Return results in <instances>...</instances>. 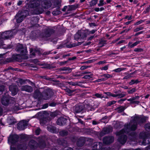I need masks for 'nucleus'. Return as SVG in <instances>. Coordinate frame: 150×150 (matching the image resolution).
Returning a JSON list of instances; mask_svg holds the SVG:
<instances>
[{
	"instance_id": "obj_22",
	"label": "nucleus",
	"mask_w": 150,
	"mask_h": 150,
	"mask_svg": "<svg viewBox=\"0 0 150 150\" xmlns=\"http://www.w3.org/2000/svg\"><path fill=\"white\" fill-rule=\"evenodd\" d=\"M80 30V34H81L82 39L84 40V39H85L87 36L89 35L88 29H87L82 31Z\"/></svg>"
},
{
	"instance_id": "obj_35",
	"label": "nucleus",
	"mask_w": 150,
	"mask_h": 150,
	"mask_svg": "<svg viewBox=\"0 0 150 150\" xmlns=\"http://www.w3.org/2000/svg\"><path fill=\"white\" fill-rule=\"evenodd\" d=\"M48 129L49 131L52 133H55L57 132L56 127L53 126H51L48 127Z\"/></svg>"
},
{
	"instance_id": "obj_62",
	"label": "nucleus",
	"mask_w": 150,
	"mask_h": 150,
	"mask_svg": "<svg viewBox=\"0 0 150 150\" xmlns=\"http://www.w3.org/2000/svg\"><path fill=\"white\" fill-rule=\"evenodd\" d=\"M134 51L136 52H139L143 51V50L142 48H136L134 49Z\"/></svg>"
},
{
	"instance_id": "obj_9",
	"label": "nucleus",
	"mask_w": 150,
	"mask_h": 150,
	"mask_svg": "<svg viewBox=\"0 0 150 150\" xmlns=\"http://www.w3.org/2000/svg\"><path fill=\"white\" fill-rule=\"evenodd\" d=\"M83 43L82 42H78L77 43H74L73 44H69L67 43H65L63 44L60 45L58 48L59 49H62L64 47H66L67 48H71L73 47L77 46H78L81 45Z\"/></svg>"
},
{
	"instance_id": "obj_1",
	"label": "nucleus",
	"mask_w": 150,
	"mask_h": 150,
	"mask_svg": "<svg viewBox=\"0 0 150 150\" xmlns=\"http://www.w3.org/2000/svg\"><path fill=\"white\" fill-rule=\"evenodd\" d=\"M29 14V11L27 10L19 11L15 16L16 22L18 23H21Z\"/></svg>"
},
{
	"instance_id": "obj_29",
	"label": "nucleus",
	"mask_w": 150,
	"mask_h": 150,
	"mask_svg": "<svg viewBox=\"0 0 150 150\" xmlns=\"http://www.w3.org/2000/svg\"><path fill=\"white\" fill-rule=\"evenodd\" d=\"M76 57H73L72 58H69L68 59V60L66 61L61 62H59V64L60 65L62 66L68 63L69 61L71 60H74L76 59Z\"/></svg>"
},
{
	"instance_id": "obj_46",
	"label": "nucleus",
	"mask_w": 150,
	"mask_h": 150,
	"mask_svg": "<svg viewBox=\"0 0 150 150\" xmlns=\"http://www.w3.org/2000/svg\"><path fill=\"white\" fill-rule=\"evenodd\" d=\"M106 41L105 40H101L100 41L98 45L100 47H102L104 46L106 44Z\"/></svg>"
},
{
	"instance_id": "obj_24",
	"label": "nucleus",
	"mask_w": 150,
	"mask_h": 150,
	"mask_svg": "<svg viewBox=\"0 0 150 150\" xmlns=\"http://www.w3.org/2000/svg\"><path fill=\"white\" fill-rule=\"evenodd\" d=\"M16 148L18 150H26L27 146L24 143L19 144L17 145Z\"/></svg>"
},
{
	"instance_id": "obj_4",
	"label": "nucleus",
	"mask_w": 150,
	"mask_h": 150,
	"mask_svg": "<svg viewBox=\"0 0 150 150\" xmlns=\"http://www.w3.org/2000/svg\"><path fill=\"white\" fill-rule=\"evenodd\" d=\"M15 50L22 55H24L27 53V47L23 44L18 43L16 44Z\"/></svg>"
},
{
	"instance_id": "obj_16",
	"label": "nucleus",
	"mask_w": 150,
	"mask_h": 150,
	"mask_svg": "<svg viewBox=\"0 0 150 150\" xmlns=\"http://www.w3.org/2000/svg\"><path fill=\"white\" fill-rule=\"evenodd\" d=\"M86 141V139L85 137H81L77 141L76 144L78 146L81 147L84 145Z\"/></svg>"
},
{
	"instance_id": "obj_48",
	"label": "nucleus",
	"mask_w": 150,
	"mask_h": 150,
	"mask_svg": "<svg viewBox=\"0 0 150 150\" xmlns=\"http://www.w3.org/2000/svg\"><path fill=\"white\" fill-rule=\"evenodd\" d=\"M18 69L17 68H14L11 66H9L7 68L5 69L4 70V71H7L10 70H11L13 71H18L17 69Z\"/></svg>"
},
{
	"instance_id": "obj_52",
	"label": "nucleus",
	"mask_w": 150,
	"mask_h": 150,
	"mask_svg": "<svg viewBox=\"0 0 150 150\" xmlns=\"http://www.w3.org/2000/svg\"><path fill=\"white\" fill-rule=\"evenodd\" d=\"M147 139H143V141L142 142V144L144 146H146L147 144H150V141H149V142H147Z\"/></svg>"
},
{
	"instance_id": "obj_57",
	"label": "nucleus",
	"mask_w": 150,
	"mask_h": 150,
	"mask_svg": "<svg viewBox=\"0 0 150 150\" xmlns=\"http://www.w3.org/2000/svg\"><path fill=\"white\" fill-rule=\"evenodd\" d=\"M5 86L3 85H0V94H1L4 91Z\"/></svg>"
},
{
	"instance_id": "obj_60",
	"label": "nucleus",
	"mask_w": 150,
	"mask_h": 150,
	"mask_svg": "<svg viewBox=\"0 0 150 150\" xmlns=\"http://www.w3.org/2000/svg\"><path fill=\"white\" fill-rule=\"evenodd\" d=\"M92 77V74L85 75L82 78L85 79H89Z\"/></svg>"
},
{
	"instance_id": "obj_49",
	"label": "nucleus",
	"mask_w": 150,
	"mask_h": 150,
	"mask_svg": "<svg viewBox=\"0 0 150 150\" xmlns=\"http://www.w3.org/2000/svg\"><path fill=\"white\" fill-rule=\"evenodd\" d=\"M129 135L133 138H135L137 137V134L135 132H132L129 133Z\"/></svg>"
},
{
	"instance_id": "obj_33",
	"label": "nucleus",
	"mask_w": 150,
	"mask_h": 150,
	"mask_svg": "<svg viewBox=\"0 0 150 150\" xmlns=\"http://www.w3.org/2000/svg\"><path fill=\"white\" fill-rule=\"evenodd\" d=\"M103 130L106 134H109L110 132L112 131V127H106L103 129Z\"/></svg>"
},
{
	"instance_id": "obj_17",
	"label": "nucleus",
	"mask_w": 150,
	"mask_h": 150,
	"mask_svg": "<svg viewBox=\"0 0 150 150\" xmlns=\"http://www.w3.org/2000/svg\"><path fill=\"white\" fill-rule=\"evenodd\" d=\"M9 90L11 92L12 95L14 96L17 93L18 88L16 86H11L9 87Z\"/></svg>"
},
{
	"instance_id": "obj_56",
	"label": "nucleus",
	"mask_w": 150,
	"mask_h": 150,
	"mask_svg": "<svg viewBox=\"0 0 150 150\" xmlns=\"http://www.w3.org/2000/svg\"><path fill=\"white\" fill-rule=\"evenodd\" d=\"M146 121V119L145 117H142L141 118L140 117V119L139 120V122L143 123L145 122Z\"/></svg>"
},
{
	"instance_id": "obj_41",
	"label": "nucleus",
	"mask_w": 150,
	"mask_h": 150,
	"mask_svg": "<svg viewBox=\"0 0 150 150\" xmlns=\"http://www.w3.org/2000/svg\"><path fill=\"white\" fill-rule=\"evenodd\" d=\"M125 108V107L123 106H120L118 107L117 108V112L119 113H120L124 111Z\"/></svg>"
},
{
	"instance_id": "obj_15",
	"label": "nucleus",
	"mask_w": 150,
	"mask_h": 150,
	"mask_svg": "<svg viewBox=\"0 0 150 150\" xmlns=\"http://www.w3.org/2000/svg\"><path fill=\"white\" fill-rule=\"evenodd\" d=\"M29 146L30 149L35 150L38 148V143L34 140H31L29 142Z\"/></svg>"
},
{
	"instance_id": "obj_44",
	"label": "nucleus",
	"mask_w": 150,
	"mask_h": 150,
	"mask_svg": "<svg viewBox=\"0 0 150 150\" xmlns=\"http://www.w3.org/2000/svg\"><path fill=\"white\" fill-rule=\"evenodd\" d=\"M136 91V89L135 88H134L130 89H129L127 91V92L129 94H132Z\"/></svg>"
},
{
	"instance_id": "obj_26",
	"label": "nucleus",
	"mask_w": 150,
	"mask_h": 150,
	"mask_svg": "<svg viewBox=\"0 0 150 150\" xmlns=\"http://www.w3.org/2000/svg\"><path fill=\"white\" fill-rule=\"evenodd\" d=\"M38 35V32L36 30H33L31 32L30 36L32 39H35Z\"/></svg>"
},
{
	"instance_id": "obj_43",
	"label": "nucleus",
	"mask_w": 150,
	"mask_h": 150,
	"mask_svg": "<svg viewBox=\"0 0 150 150\" xmlns=\"http://www.w3.org/2000/svg\"><path fill=\"white\" fill-rule=\"evenodd\" d=\"M85 109L86 111L87 110V111H92L93 109V108L91 105L87 104L86 105V109Z\"/></svg>"
},
{
	"instance_id": "obj_5",
	"label": "nucleus",
	"mask_w": 150,
	"mask_h": 150,
	"mask_svg": "<svg viewBox=\"0 0 150 150\" xmlns=\"http://www.w3.org/2000/svg\"><path fill=\"white\" fill-rule=\"evenodd\" d=\"M54 95V93L52 90L49 89L44 90L42 93V97L45 100H49Z\"/></svg>"
},
{
	"instance_id": "obj_12",
	"label": "nucleus",
	"mask_w": 150,
	"mask_h": 150,
	"mask_svg": "<svg viewBox=\"0 0 150 150\" xmlns=\"http://www.w3.org/2000/svg\"><path fill=\"white\" fill-rule=\"evenodd\" d=\"M114 141L113 136H105L103 139V143L105 144H110L112 143Z\"/></svg>"
},
{
	"instance_id": "obj_40",
	"label": "nucleus",
	"mask_w": 150,
	"mask_h": 150,
	"mask_svg": "<svg viewBox=\"0 0 150 150\" xmlns=\"http://www.w3.org/2000/svg\"><path fill=\"white\" fill-rule=\"evenodd\" d=\"M98 150H105L107 149L106 147H103V144L101 142H98Z\"/></svg>"
},
{
	"instance_id": "obj_8",
	"label": "nucleus",
	"mask_w": 150,
	"mask_h": 150,
	"mask_svg": "<svg viewBox=\"0 0 150 150\" xmlns=\"http://www.w3.org/2000/svg\"><path fill=\"white\" fill-rule=\"evenodd\" d=\"M21 60V56L19 54H13L11 58H6V62L7 63L13 62L15 61L19 62Z\"/></svg>"
},
{
	"instance_id": "obj_19",
	"label": "nucleus",
	"mask_w": 150,
	"mask_h": 150,
	"mask_svg": "<svg viewBox=\"0 0 150 150\" xmlns=\"http://www.w3.org/2000/svg\"><path fill=\"white\" fill-rule=\"evenodd\" d=\"M10 98L8 96H3L1 98V103L5 106L8 105L9 103Z\"/></svg>"
},
{
	"instance_id": "obj_11",
	"label": "nucleus",
	"mask_w": 150,
	"mask_h": 150,
	"mask_svg": "<svg viewBox=\"0 0 150 150\" xmlns=\"http://www.w3.org/2000/svg\"><path fill=\"white\" fill-rule=\"evenodd\" d=\"M28 121L25 120H22L20 121L17 124V129L19 130H23L25 127L28 125Z\"/></svg>"
},
{
	"instance_id": "obj_31",
	"label": "nucleus",
	"mask_w": 150,
	"mask_h": 150,
	"mask_svg": "<svg viewBox=\"0 0 150 150\" xmlns=\"http://www.w3.org/2000/svg\"><path fill=\"white\" fill-rule=\"evenodd\" d=\"M44 10L43 9L40 7H37L34 10V12L36 14L38 15L42 13Z\"/></svg>"
},
{
	"instance_id": "obj_39",
	"label": "nucleus",
	"mask_w": 150,
	"mask_h": 150,
	"mask_svg": "<svg viewBox=\"0 0 150 150\" xmlns=\"http://www.w3.org/2000/svg\"><path fill=\"white\" fill-rule=\"evenodd\" d=\"M137 128V124H132L130 126L129 128V131H134Z\"/></svg>"
},
{
	"instance_id": "obj_51",
	"label": "nucleus",
	"mask_w": 150,
	"mask_h": 150,
	"mask_svg": "<svg viewBox=\"0 0 150 150\" xmlns=\"http://www.w3.org/2000/svg\"><path fill=\"white\" fill-rule=\"evenodd\" d=\"M116 102V101L113 100L112 101H109L107 103L106 105L107 106H110L112 105L115 104Z\"/></svg>"
},
{
	"instance_id": "obj_42",
	"label": "nucleus",
	"mask_w": 150,
	"mask_h": 150,
	"mask_svg": "<svg viewBox=\"0 0 150 150\" xmlns=\"http://www.w3.org/2000/svg\"><path fill=\"white\" fill-rule=\"evenodd\" d=\"M59 112L58 111H55L53 112H52L50 115V116L54 118L57 116L59 115Z\"/></svg>"
},
{
	"instance_id": "obj_50",
	"label": "nucleus",
	"mask_w": 150,
	"mask_h": 150,
	"mask_svg": "<svg viewBox=\"0 0 150 150\" xmlns=\"http://www.w3.org/2000/svg\"><path fill=\"white\" fill-rule=\"evenodd\" d=\"M40 124L45 125L47 122L46 120V118H41L40 120Z\"/></svg>"
},
{
	"instance_id": "obj_61",
	"label": "nucleus",
	"mask_w": 150,
	"mask_h": 150,
	"mask_svg": "<svg viewBox=\"0 0 150 150\" xmlns=\"http://www.w3.org/2000/svg\"><path fill=\"white\" fill-rule=\"evenodd\" d=\"M144 27H138L134 30V32H137L140 30H143L144 29Z\"/></svg>"
},
{
	"instance_id": "obj_14",
	"label": "nucleus",
	"mask_w": 150,
	"mask_h": 150,
	"mask_svg": "<svg viewBox=\"0 0 150 150\" xmlns=\"http://www.w3.org/2000/svg\"><path fill=\"white\" fill-rule=\"evenodd\" d=\"M36 54L39 55L41 54V52L39 50L35 49L34 50L33 48H31L30 49V57L32 58L35 57Z\"/></svg>"
},
{
	"instance_id": "obj_53",
	"label": "nucleus",
	"mask_w": 150,
	"mask_h": 150,
	"mask_svg": "<svg viewBox=\"0 0 150 150\" xmlns=\"http://www.w3.org/2000/svg\"><path fill=\"white\" fill-rule=\"evenodd\" d=\"M125 93V92H123L122 93H118V98H120L124 97L125 96V93Z\"/></svg>"
},
{
	"instance_id": "obj_18",
	"label": "nucleus",
	"mask_w": 150,
	"mask_h": 150,
	"mask_svg": "<svg viewBox=\"0 0 150 150\" xmlns=\"http://www.w3.org/2000/svg\"><path fill=\"white\" fill-rule=\"evenodd\" d=\"M38 147L41 149H43L46 147V144L45 141L43 139L40 140L38 143Z\"/></svg>"
},
{
	"instance_id": "obj_3",
	"label": "nucleus",
	"mask_w": 150,
	"mask_h": 150,
	"mask_svg": "<svg viewBox=\"0 0 150 150\" xmlns=\"http://www.w3.org/2000/svg\"><path fill=\"white\" fill-rule=\"evenodd\" d=\"M19 138V136L17 134H11L8 137V143L11 145H15L18 142Z\"/></svg>"
},
{
	"instance_id": "obj_20",
	"label": "nucleus",
	"mask_w": 150,
	"mask_h": 150,
	"mask_svg": "<svg viewBox=\"0 0 150 150\" xmlns=\"http://www.w3.org/2000/svg\"><path fill=\"white\" fill-rule=\"evenodd\" d=\"M79 6V4H75L73 5H70L68 6V8L67 9L66 14H68L70 12V11L73 10H76L77 8H78Z\"/></svg>"
},
{
	"instance_id": "obj_25",
	"label": "nucleus",
	"mask_w": 150,
	"mask_h": 150,
	"mask_svg": "<svg viewBox=\"0 0 150 150\" xmlns=\"http://www.w3.org/2000/svg\"><path fill=\"white\" fill-rule=\"evenodd\" d=\"M40 5L39 3L37 2H34L29 4L28 5V7L30 8H36L39 6Z\"/></svg>"
},
{
	"instance_id": "obj_23",
	"label": "nucleus",
	"mask_w": 150,
	"mask_h": 150,
	"mask_svg": "<svg viewBox=\"0 0 150 150\" xmlns=\"http://www.w3.org/2000/svg\"><path fill=\"white\" fill-rule=\"evenodd\" d=\"M39 20V18L38 16L33 17L31 19V22L33 24L31 26L30 28H33L35 26H36L37 23H38Z\"/></svg>"
},
{
	"instance_id": "obj_47",
	"label": "nucleus",
	"mask_w": 150,
	"mask_h": 150,
	"mask_svg": "<svg viewBox=\"0 0 150 150\" xmlns=\"http://www.w3.org/2000/svg\"><path fill=\"white\" fill-rule=\"evenodd\" d=\"M140 119V117L138 116H135L132 119V121L134 123L138 122Z\"/></svg>"
},
{
	"instance_id": "obj_27",
	"label": "nucleus",
	"mask_w": 150,
	"mask_h": 150,
	"mask_svg": "<svg viewBox=\"0 0 150 150\" xmlns=\"http://www.w3.org/2000/svg\"><path fill=\"white\" fill-rule=\"evenodd\" d=\"M65 91L67 92V94L69 96H71L75 94L76 89L71 90L68 88H66L65 89Z\"/></svg>"
},
{
	"instance_id": "obj_58",
	"label": "nucleus",
	"mask_w": 150,
	"mask_h": 150,
	"mask_svg": "<svg viewBox=\"0 0 150 150\" xmlns=\"http://www.w3.org/2000/svg\"><path fill=\"white\" fill-rule=\"evenodd\" d=\"M17 122L16 120L14 118L10 119V123L11 125H13Z\"/></svg>"
},
{
	"instance_id": "obj_2",
	"label": "nucleus",
	"mask_w": 150,
	"mask_h": 150,
	"mask_svg": "<svg viewBox=\"0 0 150 150\" xmlns=\"http://www.w3.org/2000/svg\"><path fill=\"white\" fill-rule=\"evenodd\" d=\"M125 132V129H122L119 131H117L115 134L116 136H119L117 139L118 141L122 145L126 142L127 139V136L123 134Z\"/></svg>"
},
{
	"instance_id": "obj_38",
	"label": "nucleus",
	"mask_w": 150,
	"mask_h": 150,
	"mask_svg": "<svg viewBox=\"0 0 150 150\" xmlns=\"http://www.w3.org/2000/svg\"><path fill=\"white\" fill-rule=\"evenodd\" d=\"M98 0H92L89 2V6L91 7H92L96 5L98 2Z\"/></svg>"
},
{
	"instance_id": "obj_7",
	"label": "nucleus",
	"mask_w": 150,
	"mask_h": 150,
	"mask_svg": "<svg viewBox=\"0 0 150 150\" xmlns=\"http://www.w3.org/2000/svg\"><path fill=\"white\" fill-rule=\"evenodd\" d=\"M15 35L13 30H8L1 33V38L6 40L12 38Z\"/></svg>"
},
{
	"instance_id": "obj_64",
	"label": "nucleus",
	"mask_w": 150,
	"mask_h": 150,
	"mask_svg": "<svg viewBox=\"0 0 150 150\" xmlns=\"http://www.w3.org/2000/svg\"><path fill=\"white\" fill-rule=\"evenodd\" d=\"M41 129L39 128H38L35 131V134L36 135H38L40 134Z\"/></svg>"
},
{
	"instance_id": "obj_10",
	"label": "nucleus",
	"mask_w": 150,
	"mask_h": 150,
	"mask_svg": "<svg viewBox=\"0 0 150 150\" xmlns=\"http://www.w3.org/2000/svg\"><path fill=\"white\" fill-rule=\"evenodd\" d=\"M68 121V119L61 117L57 119V123L58 125L62 126L66 125Z\"/></svg>"
},
{
	"instance_id": "obj_54",
	"label": "nucleus",
	"mask_w": 150,
	"mask_h": 150,
	"mask_svg": "<svg viewBox=\"0 0 150 150\" xmlns=\"http://www.w3.org/2000/svg\"><path fill=\"white\" fill-rule=\"evenodd\" d=\"M40 79H42L46 80H49H49H50V79H51L50 77H48L47 75L40 76Z\"/></svg>"
},
{
	"instance_id": "obj_59",
	"label": "nucleus",
	"mask_w": 150,
	"mask_h": 150,
	"mask_svg": "<svg viewBox=\"0 0 150 150\" xmlns=\"http://www.w3.org/2000/svg\"><path fill=\"white\" fill-rule=\"evenodd\" d=\"M61 13V11L59 10L53 11L52 14L53 15L57 16L59 15Z\"/></svg>"
},
{
	"instance_id": "obj_45",
	"label": "nucleus",
	"mask_w": 150,
	"mask_h": 150,
	"mask_svg": "<svg viewBox=\"0 0 150 150\" xmlns=\"http://www.w3.org/2000/svg\"><path fill=\"white\" fill-rule=\"evenodd\" d=\"M139 137L143 139H147V135L145 133H140L139 134Z\"/></svg>"
},
{
	"instance_id": "obj_55",
	"label": "nucleus",
	"mask_w": 150,
	"mask_h": 150,
	"mask_svg": "<svg viewBox=\"0 0 150 150\" xmlns=\"http://www.w3.org/2000/svg\"><path fill=\"white\" fill-rule=\"evenodd\" d=\"M70 67H62L59 69V71H65L66 70H67Z\"/></svg>"
},
{
	"instance_id": "obj_32",
	"label": "nucleus",
	"mask_w": 150,
	"mask_h": 150,
	"mask_svg": "<svg viewBox=\"0 0 150 150\" xmlns=\"http://www.w3.org/2000/svg\"><path fill=\"white\" fill-rule=\"evenodd\" d=\"M40 96H42L41 93L40 91L38 90H36L35 91L33 94V97L35 99H37L38 97Z\"/></svg>"
},
{
	"instance_id": "obj_63",
	"label": "nucleus",
	"mask_w": 150,
	"mask_h": 150,
	"mask_svg": "<svg viewBox=\"0 0 150 150\" xmlns=\"http://www.w3.org/2000/svg\"><path fill=\"white\" fill-rule=\"evenodd\" d=\"M130 125L129 124H127L126 125H125V129L127 132L128 133L129 132L128 131H129V128L130 127Z\"/></svg>"
},
{
	"instance_id": "obj_37",
	"label": "nucleus",
	"mask_w": 150,
	"mask_h": 150,
	"mask_svg": "<svg viewBox=\"0 0 150 150\" xmlns=\"http://www.w3.org/2000/svg\"><path fill=\"white\" fill-rule=\"evenodd\" d=\"M68 132L65 130H63L60 131L59 132V134L62 137H64L67 136L68 135Z\"/></svg>"
},
{
	"instance_id": "obj_21",
	"label": "nucleus",
	"mask_w": 150,
	"mask_h": 150,
	"mask_svg": "<svg viewBox=\"0 0 150 150\" xmlns=\"http://www.w3.org/2000/svg\"><path fill=\"white\" fill-rule=\"evenodd\" d=\"M21 90L22 91H25L28 92H32L33 90L32 87L30 86L25 85L23 86Z\"/></svg>"
},
{
	"instance_id": "obj_30",
	"label": "nucleus",
	"mask_w": 150,
	"mask_h": 150,
	"mask_svg": "<svg viewBox=\"0 0 150 150\" xmlns=\"http://www.w3.org/2000/svg\"><path fill=\"white\" fill-rule=\"evenodd\" d=\"M141 42V41L138 40L136 41L133 44H132V42H130L128 43V45L129 47L130 48H132L134 47L135 46H137L138 44H139Z\"/></svg>"
},
{
	"instance_id": "obj_6",
	"label": "nucleus",
	"mask_w": 150,
	"mask_h": 150,
	"mask_svg": "<svg viewBox=\"0 0 150 150\" xmlns=\"http://www.w3.org/2000/svg\"><path fill=\"white\" fill-rule=\"evenodd\" d=\"M74 113L76 114L81 113V114L86 112L85 107L83 104H78L74 106Z\"/></svg>"
},
{
	"instance_id": "obj_13",
	"label": "nucleus",
	"mask_w": 150,
	"mask_h": 150,
	"mask_svg": "<svg viewBox=\"0 0 150 150\" xmlns=\"http://www.w3.org/2000/svg\"><path fill=\"white\" fill-rule=\"evenodd\" d=\"M55 32V30L52 28H45L44 30L45 36L47 38L49 37Z\"/></svg>"
},
{
	"instance_id": "obj_34",
	"label": "nucleus",
	"mask_w": 150,
	"mask_h": 150,
	"mask_svg": "<svg viewBox=\"0 0 150 150\" xmlns=\"http://www.w3.org/2000/svg\"><path fill=\"white\" fill-rule=\"evenodd\" d=\"M80 30H79L74 35V38L75 40H77L78 41L79 39H81V34H80Z\"/></svg>"
},
{
	"instance_id": "obj_28",
	"label": "nucleus",
	"mask_w": 150,
	"mask_h": 150,
	"mask_svg": "<svg viewBox=\"0 0 150 150\" xmlns=\"http://www.w3.org/2000/svg\"><path fill=\"white\" fill-rule=\"evenodd\" d=\"M43 4L45 6L44 7V8H48L52 6V4L50 1L47 0L43 1Z\"/></svg>"
},
{
	"instance_id": "obj_36",
	"label": "nucleus",
	"mask_w": 150,
	"mask_h": 150,
	"mask_svg": "<svg viewBox=\"0 0 150 150\" xmlns=\"http://www.w3.org/2000/svg\"><path fill=\"white\" fill-rule=\"evenodd\" d=\"M140 82V81H139L138 79H136V80L133 79L131 80L129 82V84L130 85H132L134 84H137Z\"/></svg>"
}]
</instances>
